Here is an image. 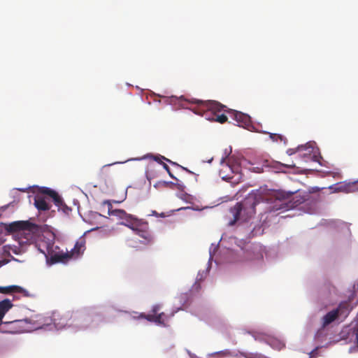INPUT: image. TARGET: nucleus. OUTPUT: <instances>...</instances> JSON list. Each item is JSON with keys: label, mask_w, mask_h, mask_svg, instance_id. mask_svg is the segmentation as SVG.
I'll list each match as a JSON object with an SVG mask.
<instances>
[{"label": "nucleus", "mask_w": 358, "mask_h": 358, "mask_svg": "<svg viewBox=\"0 0 358 358\" xmlns=\"http://www.w3.org/2000/svg\"><path fill=\"white\" fill-rule=\"evenodd\" d=\"M58 207V210H62L64 213L69 214L70 211H71V208L68 207L64 201L62 200V203L61 206H57Z\"/></svg>", "instance_id": "25"}, {"label": "nucleus", "mask_w": 358, "mask_h": 358, "mask_svg": "<svg viewBox=\"0 0 358 358\" xmlns=\"http://www.w3.org/2000/svg\"><path fill=\"white\" fill-rule=\"evenodd\" d=\"M349 313V303L347 301H343L336 308L328 312L322 317V324L323 327H326L339 317H342L343 320L348 317Z\"/></svg>", "instance_id": "8"}, {"label": "nucleus", "mask_w": 358, "mask_h": 358, "mask_svg": "<svg viewBox=\"0 0 358 358\" xmlns=\"http://www.w3.org/2000/svg\"><path fill=\"white\" fill-rule=\"evenodd\" d=\"M146 177L148 178V180H150L152 178H154L155 176L153 175H152L150 173V171L148 169L146 171Z\"/></svg>", "instance_id": "30"}, {"label": "nucleus", "mask_w": 358, "mask_h": 358, "mask_svg": "<svg viewBox=\"0 0 358 358\" xmlns=\"http://www.w3.org/2000/svg\"><path fill=\"white\" fill-rule=\"evenodd\" d=\"M354 187V184H344L341 185L338 187V189L345 192H352V189Z\"/></svg>", "instance_id": "23"}, {"label": "nucleus", "mask_w": 358, "mask_h": 358, "mask_svg": "<svg viewBox=\"0 0 358 358\" xmlns=\"http://www.w3.org/2000/svg\"><path fill=\"white\" fill-rule=\"evenodd\" d=\"M259 202L256 196L250 195L243 201L237 203L230 208L233 220L229 222V224L234 225L239 220L248 222L255 214V207Z\"/></svg>", "instance_id": "3"}, {"label": "nucleus", "mask_w": 358, "mask_h": 358, "mask_svg": "<svg viewBox=\"0 0 358 358\" xmlns=\"http://www.w3.org/2000/svg\"><path fill=\"white\" fill-rule=\"evenodd\" d=\"M112 215L117 216L122 220L120 224L131 229L136 234L145 239L148 243L152 241L153 238L149 231L148 222L138 219L122 209L113 210Z\"/></svg>", "instance_id": "2"}, {"label": "nucleus", "mask_w": 358, "mask_h": 358, "mask_svg": "<svg viewBox=\"0 0 358 358\" xmlns=\"http://www.w3.org/2000/svg\"><path fill=\"white\" fill-rule=\"evenodd\" d=\"M268 160H266V161H265V163H266V164H268ZM266 166H268V164H266Z\"/></svg>", "instance_id": "37"}, {"label": "nucleus", "mask_w": 358, "mask_h": 358, "mask_svg": "<svg viewBox=\"0 0 358 358\" xmlns=\"http://www.w3.org/2000/svg\"><path fill=\"white\" fill-rule=\"evenodd\" d=\"M13 306L11 301L6 299L0 301V321L2 320L5 314Z\"/></svg>", "instance_id": "18"}, {"label": "nucleus", "mask_w": 358, "mask_h": 358, "mask_svg": "<svg viewBox=\"0 0 358 358\" xmlns=\"http://www.w3.org/2000/svg\"><path fill=\"white\" fill-rule=\"evenodd\" d=\"M86 240L84 236L80 237L76 242L73 248L68 252V261L71 259H76L82 255L86 249Z\"/></svg>", "instance_id": "10"}, {"label": "nucleus", "mask_w": 358, "mask_h": 358, "mask_svg": "<svg viewBox=\"0 0 358 358\" xmlns=\"http://www.w3.org/2000/svg\"><path fill=\"white\" fill-rule=\"evenodd\" d=\"M160 305L157 304L153 306L151 310V313H150L149 315H157V313L160 310Z\"/></svg>", "instance_id": "27"}, {"label": "nucleus", "mask_w": 358, "mask_h": 358, "mask_svg": "<svg viewBox=\"0 0 358 358\" xmlns=\"http://www.w3.org/2000/svg\"><path fill=\"white\" fill-rule=\"evenodd\" d=\"M54 243V238L52 240H40L37 243L38 250L43 253L45 257L50 254V248H52V244Z\"/></svg>", "instance_id": "15"}, {"label": "nucleus", "mask_w": 358, "mask_h": 358, "mask_svg": "<svg viewBox=\"0 0 358 358\" xmlns=\"http://www.w3.org/2000/svg\"><path fill=\"white\" fill-rule=\"evenodd\" d=\"M147 158H150V159H152L154 161L158 162L159 164H162V163H164L162 160H165L166 162H168L169 163L171 164L173 166H178L185 171H186L187 172L189 173H192V171H190L189 169H187V168L185 167H183L180 165H179L178 164H177L176 162H172L171 160L166 158L165 157L162 156V155H148L146 156Z\"/></svg>", "instance_id": "16"}, {"label": "nucleus", "mask_w": 358, "mask_h": 358, "mask_svg": "<svg viewBox=\"0 0 358 358\" xmlns=\"http://www.w3.org/2000/svg\"><path fill=\"white\" fill-rule=\"evenodd\" d=\"M225 159L222 158L221 161L222 167L219 171L220 176L224 180H230L233 178L232 174L234 172H238L239 167L238 166H232L229 162L224 163Z\"/></svg>", "instance_id": "11"}, {"label": "nucleus", "mask_w": 358, "mask_h": 358, "mask_svg": "<svg viewBox=\"0 0 358 358\" xmlns=\"http://www.w3.org/2000/svg\"><path fill=\"white\" fill-rule=\"evenodd\" d=\"M352 335L355 336V340L358 345V330L356 329H354L352 330Z\"/></svg>", "instance_id": "29"}, {"label": "nucleus", "mask_w": 358, "mask_h": 358, "mask_svg": "<svg viewBox=\"0 0 358 358\" xmlns=\"http://www.w3.org/2000/svg\"><path fill=\"white\" fill-rule=\"evenodd\" d=\"M186 296H187V294L182 295V296H181V298H182V299H185V298Z\"/></svg>", "instance_id": "35"}, {"label": "nucleus", "mask_w": 358, "mask_h": 358, "mask_svg": "<svg viewBox=\"0 0 358 358\" xmlns=\"http://www.w3.org/2000/svg\"><path fill=\"white\" fill-rule=\"evenodd\" d=\"M279 201L280 202V204L279 205V207L276 208L277 210H288L295 207L298 203H301L299 200H296L294 203H288L286 200H279Z\"/></svg>", "instance_id": "20"}, {"label": "nucleus", "mask_w": 358, "mask_h": 358, "mask_svg": "<svg viewBox=\"0 0 358 358\" xmlns=\"http://www.w3.org/2000/svg\"><path fill=\"white\" fill-rule=\"evenodd\" d=\"M282 165L285 166V167L291 168V169L295 167V165L294 164H287V165L282 164Z\"/></svg>", "instance_id": "34"}, {"label": "nucleus", "mask_w": 358, "mask_h": 358, "mask_svg": "<svg viewBox=\"0 0 358 358\" xmlns=\"http://www.w3.org/2000/svg\"><path fill=\"white\" fill-rule=\"evenodd\" d=\"M152 215L157 216V217H165V214L164 213H161L160 215L158 214L155 210H153L152 211Z\"/></svg>", "instance_id": "31"}, {"label": "nucleus", "mask_w": 358, "mask_h": 358, "mask_svg": "<svg viewBox=\"0 0 358 358\" xmlns=\"http://www.w3.org/2000/svg\"><path fill=\"white\" fill-rule=\"evenodd\" d=\"M269 137L274 142L280 141L286 144L287 141V138L281 134L269 133Z\"/></svg>", "instance_id": "22"}, {"label": "nucleus", "mask_w": 358, "mask_h": 358, "mask_svg": "<svg viewBox=\"0 0 358 358\" xmlns=\"http://www.w3.org/2000/svg\"><path fill=\"white\" fill-rule=\"evenodd\" d=\"M229 113L233 115L234 120L238 124H245L250 121V117L248 115L244 114L241 112L231 111Z\"/></svg>", "instance_id": "19"}, {"label": "nucleus", "mask_w": 358, "mask_h": 358, "mask_svg": "<svg viewBox=\"0 0 358 358\" xmlns=\"http://www.w3.org/2000/svg\"><path fill=\"white\" fill-rule=\"evenodd\" d=\"M68 252H64L59 250V248L52 244V248L50 250V254L45 257L47 262L50 264H54L59 262L65 263L68 262Z\"/></svg>", "instance_id": "9"}, {"label": "nucleus", "mask_w": 358, "mask_h": 358, "mask_svg": "<svg viewBox=\"0 0 358 358\" xmlns=\"http://www.w3.org/2000/svg\"><path fill=\"white\" fill-rule=\"evenodd\" d=\"M200 108L195 111L196 113L201 115L205 119L210 121H215L223 124L227 121V117L224 114H219L221 111H227L224 105L216 101H207L198 102Z\"/></svg>", "instance_id": "4"}, {"label": "nucleus", "mask_w": 358, "mask_h": 358, "mask_svg": "<svg viewBox=\"0 0 358 358\" xmlns=\"http://www.w3.org/2000/svg\"><path fill=\"white\" fill-rule=\"evenodd\" d=\"M162 166L166 171V172L168 173V174L169 175V176L171 178L175 179L176 180H178V179L171 173L169 166L166 163H162Z\"/></svg>", "instance_id": "26"}, {"label": "nucleus", "mask_w": 358, "mask_h": 358, "mask_svg": "<svg viewBox=\"0 0 358 358\" xmlns=\"http://www.w3.org/2000/svg\"><path fill=\"white\" fill-rule=\"evenodd\" d=\"M6 324H14L21 329L20 332L29 331L31 329H38L50 324V318L42 315L36 314L31 315L29 318L24 320H16L12 322H5Z\"/></svg>", "instance_id": "6"}, {"label": "nucleus", "mask_w": 358, "mask_h": 358, "mask_svg": "<svg viewBox=\"0 0 358 358\" xmlns=\"http://www.w3.org/2000/svg\"><path fill=\"white\" fill-rule=\"evenodd\" d=\"M34 206L39 211H46L50 210L51 204L48 199L40 194H37L34 197Z\"/></svg>", "instance_id": "13"}, {"label": "nucleus", "mask_w": 358, "mask_h": 358, "mask_svg": "<svg viewBox=\"0 0 358 358\" xmlns=\"http://www.w3.org/2000/svg\"><path fill=\"white\" fill-rule=\"evenodd\" d=\"M78 317H79L78 313L73 310L64 312L56 310L52 313L50 322H52L56 328L62 329L73 325Z\"/></svg>", "instance_id": "7"}, {"label": "nucleus", "mask_w": 358, "mask_h": 358, "mask_svg": "<svg viewBox=\"0 0 358 358\" xmlns=\"http://www.w3.org/2000/svg\"><path fill=\"white\" fill-rule=\"evenodd\" d=\"M299 149H300V148H299V147H298L296 149H291V148H290V149H288V150H287V152H287V154L288 155H294V153H296V151H297V150H299Z\"/></svg>", "instance_id": "28"}, {"label": "nucleus", "mask_w": 358, "mask_h": 358, "mask_svg": "<svg viewBox=\"0 0 358 358\" xmlns=\"http://www.w3.org/2000/svg\"><path fill=\"white\" fill-rule=\"evenodd\" d=\"M5 229L8 232H20L24 235L27 241L31 240L34 236L42 231V226L34 224L29 221H16L5 224Z\"/></svg>", "instance_id": "5"}, {"label": "nucleus", "mask_w": 358, "mask_h": 358, "mask_svg": "<svg viewBox=\"0 0 358 358\" xmlns=\"http://www.w3.org/2000/svg\"><path fill=\"white\" fill-rule=\"evenodd\" d=\"M327 336V334L325 333V327H322L317 331L315 334L314 338L315 341L322 342L323 341Z\"/></svg>", "instance_id": "21"}, {"label": "nucleus", "mask_w": 358, "mask_h": 358, "mask_svg": "<svg viewBox=\"0 0 358 358\" xmlns=\"http://www.w3.org/2000/svg\"><path fill=\"white\" fill-rule=\"evenodd\" d=\"M22 293L25 296H27V291L22 287L17 285H10L7 287H0V293L2 294H10V293Z\"/></svg>", "instance_id": "17"}, {"label": "nucleus", "mask_w": 358, "mask_h": 358, "mask_svg": "<svg viewBox=\"0 0 358 358\" xmlns=\"http://www.w3.org/2000/svg\"><path fill=\"white\" fill-rule=\"evenodd\" d=\"M164 317L165 314L164 313H159L157 315H146L145 313H141L139 315L140 318L146 319L149 322H155L158 324L164 325Z\"/></svg>", "instance_id": "14"}, {"label": "nucleus", "mask_w": 358, "mask_h": 358, "mask_svg": "<svg viewBox=\"0 0 358 358\" xmlns=\"http://www.w3.org/2000/svg\"><path fill=\"white\" fill-rule=\"evenodd\" d=\"M318 348L319 347H317L313 350H312V352L310 353L311 357H314L316 355Z\"/></svg>", "instance_id": "32"}, {"label": "nucleus", "mask_w": 358, "mask_h": 358, "mask_svg": "<svg viewBox=\"0 0 358 358\" xmlns=\"http://www.w3.org/2000/svg\"><path fill=\"white\" fill-rule=\"evenodd\" d=\"M256 341H263L265 339L266 334L257 332H249Z\"/></svg>", "instance_id": "24"}, {"label": "nucleus", "mask_w": 358, "mask_h": 358, "mask_svg": "<svg viewBox=\"0 0 358 358\" xmlns=\"http://www.w3.org/2000/svg\"><path fill=\"white\" fill-rule=\"evenodd\" d=\"M194 289H195L196 291H199V290L200 289V288H201V287H200V285H199V284H195V285H194Z\"/></svg>", "instance_id": "33"}, {"label": "nucleus", "mask_w": 358, "mask_h": 358, "mask_svg": "<svg viewBox=\"0 0 358 358\" xmlns=\"http://www.w3.org/2000/svg\"><path fill=\"white\" fill-rule=\"evenodd\" d=\"M154 165L153 164H151L148 166V168H152Z\"/></svg>", "instance_id": "36"}, {"label": "nucleus", "mask_w": 358, "mask_h": 358, "mask_svg": "<svg viewBox=\"0 0 358 358\" xmlns=\"http://www.w3.org/2000/svg\"><path fill=\"white\" fill-rule=\"evenodd\" d=\"M112 215L117 216L122 220L120 224L131 229L136 234L145 239L148 243L152 241L153 238L149 231L148 222L138 219L122 209L113 210Z\"/></svg>", "instance_id": "1"}, {"label": "nucleus", "mask_w": 358, "mask_h": 358, "mask_svg": "<svg viewBox=\"0 0 358 358\" xmlns=\"http://www.w3.org/2000/svg\"><path fill=\"white\" fill-rule=\"evenodd\" d=\"M40 193L41 194V195H43L45 197H46V196H48L50 198H51L52 199L54 203L55 204V206H61L62 205V199L59 195V194L57 192H55V190H53L50 188H48V187H43L40 189Z\"/></svg>", "instance_id": "12"}]
</instances>
